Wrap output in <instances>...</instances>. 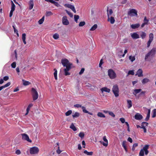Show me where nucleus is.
I'll use <instances>...</instances> for the list:
<instances>
[{
  "instance_id": "b1692460",
  "label": "nucleus",
  "mask_w": 156,
  "mask_h": 156,
  "mask_svg": "<svg viewBox=\"0 0 156 156\" xmlns=\"http://www.w3.org/2000/svg\"><path fill=\"white\" fill-rule=\"evenodd\" d=\"M26 34L25 33H24L22 34V39L23 42L25 44H27V42L26 41Z\"/></svg>"
},
{
  "instance_id": "603ef678",
  "label": "nucleus",
  "mask_w": 156,
  "mask_h": 156,
  "mask_svg": "<svg viewBox=\"0 0 156 156\" xmlns=\"http://www.w3.org/2000/svg\"><path fill=\"white\" fill-rule=\"evenodd\" d=\"M52 3L54 4L57 7H58L60 5L58 3V2H56L54 1H53V2Z\"/></svg>"
},
{
  "instance_id": "f03ea898",
  "label": "nucleus",
  "mask_w": 156,
  "mask_h": 156,
  "mask_svg": "<svg viewBox=\"0 0 156 156\" xmlns=\"http://www.w3.org/2000/svg\"><path fill=\"white\" fill-rule=\"evenodd\" d=\"M156 51L155 48H153L145 55V60L146 61H150L154 57Z\"/></svg>"
},
{
  "instance_id": "8fccbe9b",
  "label": "nucleus",
  "mask_w": 156,
  "mask_h": 156,
  "mask_svg": "<svg viewBox=\"0 0 156 156\" xmlns=\"http://www.w3.org/2000/svg\"><path fill=\"white\" fill-rule=\"evenodd\" d=\"M82 109L83 110V111L84 113H87L88 112V111L86 109V108L84 106H82Z\"/></svg>"
},
{
  "instance_id": "473e14b6",
  "label": "nucleus",
  "mask_w": 156,
  "mask_h": 156,
  "mask_svg": "<svg viewBox=\"0 0 156 156\" xmlns=\"http://www.w3.org/2000/svg\"><path fill=\"white\" fill-rule=\"evenodd\" d=\"M22 81L23 82V85L25 86L28 85L30 84V83L29 82L25 80H23Z\"/></svg>"
},
{
  "instance_id": "1a4fd4ad",
  "label": "nucleus",
  "mask_w": 156,
  "mask_h": 156,
  "mask_svg": "<svg viewBox=\"0 0 156 156\" xmlns=\"http://www.w3.org/2000/svg\"><path fill=\"white\" fill-rule=\"evenodd\" d=\"M21 135L22 136V138L23 140H27L29 142L31 143L32 142V141L30 139L29 137L27 134L25 133H23Z\"/></svg>"
},
{
  "instance_id": "4c0bfd02",
  "label": "nucleus",
  "mask_w": 156,
  "mask_h": 156,
  "mask_svg": "<svg viewBox=\"0 0 156 156\" xmlns=\"http://www.w3.org/2000/svg\"><path fill=\"white\" fill-rule=\"evenodd\" d=\"M83 152L84 154H85L88 155H91L93 154V152L91 151L88 152L87 150H85Z\"/></svg>"
},
{
  "instance_id": "e2e57ef3",
  "label": "nucleus",
  "mask_w": 156,
  "mask_h": 156,
  "mask_svg": "<svg viewBox=\"0 0 156 156\" xmlns=\"http://www.w3.org/2000/svg\"><path fill=\"white\" fill-rule=\"evenodd\" d=\"M150 117V115H147V116H146V118L145 119V120L146 121H148Z\"/></svg>"
},
{
  "instance_id": "f257e3e1",
  "label": "nucleus",
  "mask_w": 156,
  "mask_h": 156,
  "mask_svg": "<svg viewBox=\"0 0 156 156\" xmlns=\"http://www.w3.org/2000/svg\"><path fill=\"white\" fill-rule=\"evenodd\" d=\"M61 63L64 67H66L64 70L65 76L70 75V73L68 71L71 69L72 63L69 62V60L66 58L62 59L61 60Z\"/></svg>"
},
{
  "instance_id": "58836bf2",
  "label": "nucleus",
  "mask_w": 156,
  "mask_h": 156,
  "mask_svg": "<svg viewBox=\"0 0 156 156\" xmlns=\"http://www.w3.org/2000/svg\"><path fill=\"white\" fill-rule=\"evenodd\" d=\"M59 36L57 33L55 34L53 36V38L55 40H57L59 38Z\"/></svg>"
},
{
  "instance_id": "e433bc0d",
  "label": "nucleus",
  "mask_w": 156,
  "mask_h": 156,
  "mask_svg": "<svg viewBox=\"0 0 156 156\" xmlns=\"http://www.w3.org/2000/svg\"><path fill=\"white\" fill-rule=\"evenodd\" d=\"M44 16H43L42 17L41 19H40L38 21V23L39 24H42L44 22Z\"/></svg>"
},
{
  "instance_id": "20e7f679",
  "label": "nucleus",
  "mask_w": 156,
  "mask_h": 156,
  "mask_svg": "<svg viewBox=\"0 0 156 156\" xmlns=\"http://www.w3.org/2000/svg\"><path fill=\"white\" fill-rule=\"evenodd\" d=\"M108 76L111 79H114L116 77V74L112 69H108Z\"/></svg>"
},
{
  "instance_id": "393cba45",
  "label": "nucleus",
  "mask_w": 156,
  "mask_h": 156,
  "mask_svg": "<svg viewBox=\"0 0 156 156\" xmlns=\"http://www.w3.org/2000/svg\"><path fill=\"white\" fill-rule=\"evenodd\" d=\"M103 140L105 142H106V143H104V142L102 144H103V145H104V146H105V147L107 146L108 145V140L106 139V136H105L103 137Z\"/></svg>"
},
{
  "instance_id": "6e6552de",
  "label": "nucleus",
  "mask_w": 156,
  "mask_h": 156,
  "mask_svg": "<svg viewBox=\"0 0 156 156\" xmlns=\"http://www.w3.org/2000/svg\"><path fill=\"white\" fill-rule=\"evenodd\" d=\"M154 38V35L153 33H150L149 35V39L147 41V48H149L151 44V43L153 40Z\"/></svg>"
},
{
  "instance_id": "c756f323",
  "label": "nucleus",
  "mask_w": 156,
  "mask_h": 156,
  "mask_svg": "<svg viewBox=\"0 0 156 156\" xmlns=\"http://www.w3.org/2000/svg\"><path fill=\"white\" fill-rule=\"evenodd\" d=\"M97 25L95 24L91 27L90 30V31H94L97 28Z\"/></svg>"
},
{
  "instance_id": "f3484780",
  "label": "nucleus",
  "mask_w": 156,
  "mask_h": 156,
  "mask_svg": "<svg viewBox=\"0 0 156 156\" xmlns=\"http://www.w3.org/2000/svg\"><path fill=\"white\" fill-rule=\"evenodd\" d=\"M29 9L30 10L32 9H33L34 5V3L33 0H30L29 2Z\"/></svg>"
},
{
  "instance_id": "ea45409f",
  "label": "nucleus",
  "mask_w": 156,
  "mask_h": 156,
  "mask_svg": "<svg viewBox=\"0 0 156 156\" xmlns=\"http://www.w3.org/2000/svg\"><path fill=\"white\" fill-rule=\"evenodd\" d=\"M144 150H143V148L142 149H141L139 153L140 156H144Z\"/></svg>"
},
{
  "instance_id": "052dcab7",
  "label": "nucleus",
  "mask_w": 156,
  "mask_h": 156,
  "mask_svg": "<svg viewBox=\"0 0 156 156\" xmlns=\"http://www.w3.org/2000/svg\"><path fill=\"white\" fill-rule=\"evenodd\" d=\"M119 120L122 123H124L125 122V119L124 118H121Z\"/></svg>"
},
{
  "instance_id": "4be33fe9",
  "label": "nucleus",
  "mask_w": 156,
  "mask_h": 156,
  "mask_svg": "<svg viewBox=\"0 0 156 156\" xmlns=\"http://www.w3.org/2000/svg\"><path fill=\"white\" fill-rule=\"evenodd\" d=\"M140 37L142 39H144L146 37V34L144 32L142 31L140 32Z\"/></svg>"
},
{
  "instance_id": "aec40b11",
  "label": "nucleus",
  "mask_w": 156,
  "mask_h": 156,
  "mask_svg": "<svg viewBox=\"0 0 156 156\" xmlns=\"http://www.w3.org/2000/svg\"><path fill=\"white\" fill-rule=\"evenodd\" d=\"M140 26L139 23L133 24L131 25V27L133 29H135L138 28Z\"/></svg>"
},
{
  "instance_id": "6ab92c4d",
  "label": "nucleus",
  "mask_w": 156,
  "mask_h": 156,
  "mask_svg": "<svg viewBox=\"0 0 156 156\" xmlns=\"http://www.w3.org/2000/svg\"><path fill=\"white\" fill-rule=\"evenodd\" d=\"M107 15H108V20H109V15H111L113 13L112 10V9H110L109 10H108V8L107 9Z\"/></svg>"
},
{
  "instance_id": "7c9ffc66",
  "label": "nucleus",
  "mask_w": 156,
  "mask_h": 156,
  "mask_svg": "<svg viewBox=\"0 0 156 156\" xmlns=\"http://www.w3.org/2000/svg\"><path fill=\"white\" fill-rule=\"evenodd\" d=\"M150 81V80L148 78H144L142 80V83L144 84Z\"/></svg>"
},
{
  "instance_id": "a211bd4d",
  "label": "nucleus",
  "mask_w": 156,
  "mask_h": 156,
  "mask_svg": "<svg viewBox=\"0 0 156 156\" xmlns=\"http://www.w3.org/2000/svg\"><path fill=\"white\" fill-rule=\"evenodd\" d=\"M11 84V83L10 82H9L8 83H7L6 84H5V85L2 86L1 87H0V91L1 90H2L4 88H5V87H6L9 86Z\"/></svg>"
},
{
  "instance_id": "9d476101",
  "label": "nucleus",
  "mask_w": 156,
  "mask_h": 156,
  "mask_svg": "<svg viewBox=\"0 0 156 156\" xmlns=\"http://www.w3.org/2000/svg\"><path fill=\"white\" fill-rule=\"evenodd\" d=\"M62 23L64 25H67L69 24L67 17L66 16H64L62 18Z\"/></svg>"
},
{
  "instance_id": "bb28decb",
  "label": "nucleus",
  "mask_w": 156,
  "mask_h": 156,
  "mask_svg": "<svg viewBox=\"0 0 156 156\" xmlns=\"http://www.w3.org/2000/svg\"><path fill=\"white\" fill-rule=\"evenodd\" d=\"M54 70L55 71L54 73V75L55 79V80H57V69L55 68L54 69Z\"/></svg>"
},
{
  "instance_id": "3c124183",
  "label": "nucleus",
  "mask_w": 156,
  "mask_h": 156,
  "mask_svg": "<svg viewBox=\"0 0 156 156\" xmlns=\"http://www.w3.org/2000/svg\"><path fill=\"white\" fill-rule=\"evenodd\" d=\"M134 71L133 70H129L128 71V75H134Z\"/></svg>"
},
{
  "instance_id": "680f3d73",
  "label": "nucleus",
  "mask_w": 156,
  "mask_h": 156,
  "mask_svg": "<svg viewBox=\"0 0 156 156\" xmlns=\"http://www.w3.org/2000/svg\"><path fill=\"white\" fill-rule=\"evenodd\" d=\"M9 79V77L8 76H5L3 77V80L5 81H7Z\"/></svg>"
},
{
  "instance_id": "774afa93",
  "label": "nucleus",
  "mask_w": 156,
  "mask_h": 156,
  "mask_svg": "<svg viewBox=\"0 0 156 156\" xmlns=\"http://www.w3.org/2000/svg\"><path fill=\"white\" fill-rule=\"evenodd\" d=\"M103 62H102V59H101V60L99 64V67H101V65L103 64Z\"/></svg>"
},
{
  "instance_id": "a19ab883",
  "label": "nucleus",
  "mask_w": 156,
  "mask_h": 156,
  "mask_svg": "<svg viewBox=\"0 0 156 156\" xmlns=\"http://www.w3.org/2000/svg\"><path fill=\"white\" fill-rule=\"evenodd\" d=\"M65 11L68 14L69 16L70 17H73V15L72 13L71 12L67 10H66Z\"/></svg>"
},
{
  "instance_id": "de8ad7c7",
  "label": "nucleus",
  "mask_w": 156,
  "mask_h": 156,
  "mask_svg": "<svg viewBox=\"0 0 156 156\" xmlns=\"http://www.w3.org/2000/svg\"><path fill=\"white\" fill-rule=\"evenodd\" d=\"M74 20L75 22L77 23L78 20L79 18V16L78 15H74Z\"/></svg>"
},
{
  "instance_id": "ddd939ff",
  "label": "nucleus",
  "mask_w": 156,
  "mask_h": 156,
  "mask_svg": "<svg viewBox=\"0 0 156 156\" xmlns=\"http://www.w3.org/2000/svg\"><path fill=\"white\" fill-rule=\"evenodd\" d=\"M143 116L139 113H137L134 116L135 119L137 120H140L143 119Z\"/></svg>"
},
{
  "instance_id": "423d86ee",
  "label": "nucleus",
  "mask_w": 156,
  "mask_h": 156,
  "mask_svg": "<svg viewBox=\"0 0 156 156\" xmlns=\"http://www.w3.org/2000/svg\"><path fill=\"white\" fill-rule=\"evenodd\" d=\"M128 14L131 16H137V11L133 9H130L129 11L128 12Z\"/></svg>"
},
{
  "instance_id": "9b49d317",
  "label": "nucleus",
  "mask_w": 156,
  "mask_h": 156,
  "mask_svg": "<svg viewBox=\"0 0 156 156\" xmlns=\"http://www.w3.org/2000/svg\"><path fill=\"white\" fill-rule=\"evenodd\" d=\"M65 6H66V7L71 9L74 13H76V11L75 10V7L73 5L70 4H67L65 5Z\"/></svg>"
},
{
  "instance_id": "412c9836",
  "label": "nucleus",
  "mask_w": 156,
  "mask_h": 156,
  "mask_svg": "<svg viewBox=\"0 0 156 156\" xmlns=\"http://www.w3.org/2000/svg\"><path fill=\"white\" fill-rule=\"evenodd\" d=\"M56 145H57L55 147V148L56 147L58 148L57 150H56V152L58 154H59L62 151H61L60 150L59 147V143H56Z\"/></svg>"
},
{
  "instance_id": "0e129e2a",
  "label": "nucleus",
  "mask_w": 156,
  "mask_h": 156,
  "mask_svg": "<svg viewBox=\"0 0 156 156\" xmlns=\"http://www.w3.org/2000/svg\"><path fill=\"white\" fill-rule=\"evenodd\" d=\"M16 153L17 154H19L21 153V152L19 150H17L16 151Z\"/></svg>"
},
{
  "instance_id": "4468645a",
  "label": "nucleus",
  "mask_w": 156,
  "mask_h": 156,
  "mask_svg": "<svg viewBox=\"0 0 156 156\" xmlns=\"http://www.w3.org/2000/svg\"><path fill=\"white\" fill-rule=\"evenodd\" d=\"M131 35L133 39H137L140 37L139 35L136 33H134L132 34L131 33Z\"/></svg>"
},
{
  "instance_id": "13d9d810",
  "label": "nucleus",
  "mask_w": 156,
  "mask_h": 156,
  "mask_svg": "<svg viewBox=\"0 0 156 156\" xmlns=\"http://www.w3.org/2000/svg\"><path fill=\"white\" fill-rule=\"evenodd\" d=\"M84 70H85L84 68H82L80 71V72L79 73V74L80 75H81L83 73V72L84 71Z\"/></svg>"
},
{
  "instance_id": "dca6fc26",
  "label": "nucleus",
  "mask_w": 156,
  "mask_h": 156,
  "mask_svg": "<svg viewBox=\"0 0 156 156\" xmlns=\"http://www.w3.org/2000/svg\"><path fill=\"white\" fill-rule=\"evenodd\" d=\"M101 91L102 93L104 92H105L107 93H109L110 91V89L106 87H103L101 88Z\"/></svg>"
},
{
  "instance_id": "4d7b16f0",
  "label": "nucleus",
  "mask_w": 156,
  "mask_h": 156,
  "mask_svg": "<svg viewBox=\"0 0 156 156\" xmlns=\"http://www.w3.org/2000/svg\"><path fill=\"white\" fill-rule=\"evenodd\" d=\"M109 114L113 117H115V115L114 113L112 112H108Z\"/></svg>"
},
{
  "instance_id": "a878e982",
  "label": "nucleus",
  "mask_w": 156,
  "mask_h": 156,
  "mask_svg": "<svg viewBox=\"0 0 156 156\" xmlns=\"http://www.w3.org/2000/svg\"><path fill=\"white\" fill-rule=\"evenodd\" d=\"M80 116V113L78 112H76L74 114L72 115V117L73 118H76Z\"/></svg>"
},
{
  "instance_id": "338daca9",
  "label": "nucleus",
  "mask_w": 156,
  "mask_h": 156,
  "mask_svg": "<svg viewBox=\"0 0 156 156\" xmlns=\"http://www.w3.org/2000/svg\"><path fill=\"white\" fill-rule=\"evenodd\" d=\"M30 110V108H29L28 107H27V109H26L27 112L26 113L25 115H27L28 114V113L29 112V111Z\"/></svg>"
},
{
  "instance_id": "37998d69",
  "label": "nucleus",
  "mask_w": 156,
  "mask_h": 156,
  "mask_svg": "<svg viewBox=\"0 0 156 156\" xmlns=\"http://www.w3.org/2000/svg\"><path fill=\"white\" fill-rule=\"evenodd\" d=\"M13 28L14 29V32L15 33H16L17 35L18 36L19 34L18 33V31L17 30H16L15 28V24L13 25L12 26Z\"/></svg>"
},
{
  "instance_id": "5701e85b",
  "label": "nucleus",
  "mask_w": 156,
  "mask_h": 156,
  "mask_svg": "<svg viewBox=\"0 0 156 156\" xmlns=\"http://www.w3.org/2000/svg\"><path fill=\"white\" fill-rule=\"evenodd\" d=\"M127 107L128 108L132 107V102L131 100H127Z\"/></svg>"
},
{
  "instance_id": "5fc2aeb1",
  "label": "nucleus",
  "mask_w": 156,
  "mask_h": 156,
  "mask_svg": "<svg viewBox=\"0 0 156 156\" xmlns=\"http://www.w3.org/2000/svg\"><path fill=\"white\" fill-rule=\"evenodd\" d=\"M16 63L15 62H14L12 63L11 66L12 68H14L16 67Z\"/></svg>"
},
{
  "instance_id": "f8f14e48",
  "label": "nucleus",
  "mask_w": 156,
  "mask_h": 156,
  "mask_svg": "<svg viewBox=\"0 0 156 156\" xmlns=\"http://www.w3.org/2000/svg\"><path fill=\"white\" fill-rule=\"evenodd\" d=\"M136 76L137 75L139 77H142L143 76V71L141 69H139L137 71Z\"/></svg>"
},
{
  "instance_id": "c03bdc74",
  "label": "nucleus",
  "mask_w": 156,
  "mask_h": 156,
  "mask_svg": "<svg viewBox=\"0 0 156 156\" xmlns=\"http://www.w3.org/2000/svg\"><path fill=\"white\" fill-rule=\"evenodd\" d=\"M72 113V111L71 110H68L65 113V115L66 116L69 115Z\"/></svg>"
},
{
  "instance_id": "72a5a7b5",
  "label": "nucleus",
  "mask_w": 156,
  "mask_h": 156,
  "mask_svg": "<svg viewBox=\"0 0 156 156\" xmlns=\"http://www.w3.org/2000/svg\"><path fill=\"white\" fill-rule=\"evenodd\" d=\"M98 116L101 118H105V115L101 112H99L97 114Z\"/></svg>"
},
{
  "instance_id": "69168bd1",
  "label": "nucleus",
  "mask_w": 156,
  "mask_h": 156,
  "mask_svg": "<svg viewBox=\"0 0 156 156\" xmlns=\"http://www.w3.org/2000/svg\"><path fill=\"white\" fill-rule=\"evenodd\" d=\"M127 140L130 143H132L133 142L132 138L130 137L128 138Z\"/></svg>"
},
{
  "instance_id": "c9c22d12",
  "label": "nucleus",
  "mask_w": 156,
  "mask_h": 156,
  "mask_svg": "<svg viewBox=\"0 0 156 156\" xmlns=\"http://www.w3.org/2000/svg\"><path fill=\"white\" fill-rule=\"evenodd\" d=\"M108 21H110V23L111 24H113L115 21V20L113 16H111L110 17V18H109V20H108Z\"/></svg>"
},
{
  "instance_id": "6e6d98bb",
  "label": "nucleus",
  "mask_w": 156,
  "mask_h": 156,
  "mask_svg": "<svg viewBox=\"0 0 156 156\" xmlns=\"http://www.w3.org/2000/svg\"><path fill=\"white\" fill-rule=\"evenodd\" d=\"M79 136L81 138H83L84 137V134L83 133L80 132L79 135Z\"/></svg>"
},
{
  "instance_id": "f704fd0d",
  "label": "nucleus",
  "mask_w": 156,
  "mask_h": 156,
  "mask_svg": "<svg viewBox=\"0 0 156 156\" xmlns=\"http://www.w3.org/2000/svg\"><path fill=\"white\" fill-rule=\"evenodd\" d=\"M152 118H154L156 116V109H154L152 112Z\"/></svg>"
},
{
  "instance_id": "2f4dec72",
  "label": "nucleus",
  "mask_w": 156,
  "mask_h": 156,
  "mask_svg": "<svg viewBox=\"0 0 156 156\" xmlns=\"http://www.w3.org/2000/svg\"><path fill=\"white\" fill-rule=\"evenodd\" d=\"M15 5L12 1H11V11H14L15 10Z\"/></svg>"
},
{
  "instance_id": "39448f33",
  "label": "nucleus",
  "mask_w": 156,
  "mask_h": 156,
  "mask_svg": "<svg viewBox=\"0 0 156 156\" xmlns=\"http://www.w3.org/2000/svg\"><path fill=\"white\" fill-rule=\"evenodd\" d=\"M32 95L33 100L35 101L38 98V93L36 90L34 88H31Z\"/></svg>"
},
{
  "instance_id": "7ed1b4c3",
  "label": "nucleus",
  "mask_w": 156,
  "mask_h": 156,
  "mask_svg": "<svg viewBox=\"0 0 156 156\" xmlns=\"http://www.w3.org/2000/svg\"><path fill=\"white\" fill-rule=\"evenodd\" d=\"M112 90L115 97L119 96V90L117 85L115 84L113 86Z\"/></svg>"
},
{
  "instance_id": "09e8293b",
  "label": "nucleus",
  "mask_w": 156,
  "mask_h": 156,
  "mask_svg": "<svg viewBox=\"0 0 156 156\" xmlns=\"http://www.w3.org/2000/svg\"><path fill=\"white\" fill-rule=\"evenodd\" d=\"M53 13L51 11L47 12L46 14V16H49L52 15Z\"/></svg>"
},
{
  "instance_id": "79ce46f5",
  "label": "nucleus",
  "mask_w": 156,
  "mask_h": 156,
  "mask_svg": "<svg viewBox=\"0 0 156 156\" xmlns=\"http://www.w3.org/2000/svg\"><path fill=\"white\" fill-rule=\"evenodd\" d=\"M129 58L132 62H133L135 60V58L134 56H130L129 57Z\"/></svg>"
},
{
  "instance_id": "864d4df0",
  "label": "nucleus",
  "mask_w": 156,
  "mask_h": 156,
  "mask_svg": "<svg viewBox=\"0 0 156 156\" xmlns=\"http://www.w3.org/2000/svg\"><path fill=\"white\" fill-rule=\"evenodd\" d=\"M149 21V20L147 19V17L146 16H145L144 18V23L147 24Z\"/></svg>"
},
{
  "instance_id": "49530a36",
  "label": "nucleus",
  "mask_w": 156,
  "mask_h": 156,
  "mask_svg": "<svg viewBox=\"0 0 156 156\" xmlns=\"http://www.w3.org/2000/svg\"><path fill=\"white\" fill-rule=\"evenodd\" d=\"M86 24L85 22L84 21L80 22L79 24V27H82L84 26Z\"/></svg>"
},
{
  "instance_id": "c85d7f7f",
  "label": "nucleus",
  "mask_w": 156,
  "mask_h": 156,
  "mask_svg": "<svg viewBox=\"0 0 156 156\" xmlns=\"http://www.w3.org/2000/svg\"><path fill=\"white\" fill-rule=\"evenodd\" d=\"M141 91V89H136L134 90V92L133 93V94L136 95V94L139 93Z\"/></svg>"
},
{
  "instance_id": "cd10ccee",
  "label": "nucleus",
  "mask_w": 156,
  "mask_h": 156,
  "mask_svg": "<svg viewBox=\"0 0 156 156\" xmlns=\"http://www.w3.org/2000/svg\"><path fill=\"white\" fill-rule=\"evenodd\" d=\"M126 141H123L122 144V146L124 148V149L125 150L126 152L127 151L126 147Z\"/></svg>"
},
{
  "instance_id": "a18cd8bd",
  "label": "nucleus",
  "mask_w": 156,
  "mask_h": 156,
  "mask_svg": "<svg viewBox=\"0 0 156 156\" xmlns=\"http://www.w3.org/2000/svg\"><path fill=\"white\" fill-rule=\"evenodd\" d=\"M148 124L147 122H143L142 123L141 127H146L147 126Z\"/></svg>"
},
{
  "instance_id": "0eeeda50",
  "label": "nucleus",
  "mask_w": 156,
  "mask_h": 156,
  "mask_svg": "<svg viewBox=\"0 0 156 156\" xmlns=\"http://www.w3.org/2000/svg\"><path fill=\"white\" fill-rule=\"evenodd\" d=\"M30 153L31 154H35L38 153L39 151V149L38 147H31L30 149Z\"/></svg>"
},
{
  "instance_id": "bf43d9fd",
  "label": "nucleus",
  "mask_w": 156,
  "mask_h": 156,
  "mask_svg": "<svg viewBox=\"0 0 156 156\" xmlns=\"http://www.w3.org/2000/svg\"><path fill=\"white\" fill-rule=\"evenodd\" d=\"M74 107L76 108H81L82 107L81 105L80 104H76L74 105Z\"/></svg>"
},
{
  "instance_id": "2eb2a0df",
  "label": "nucleus",
  "mask_w": 156,
  "mask_h": 156,
  "mask_svg": "<svg viewBox=\"0 0 156 156\" xmlns=\"http://www.w3.org/2000/svg\"><path fill=\"white\" fill-rule=\"evenodd\" d=\"M149 145H146L143 147V150H144L146 155H147L149 153V151L148 149L149 148Z\"/></svg>"
}]
</instances>
